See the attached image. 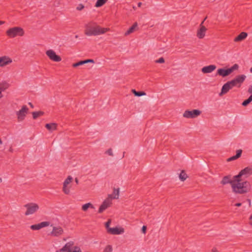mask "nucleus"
Masks as SVG:
<instances>
[{"mask_svg":"<svg viewBox=\"0 0 252 252\" xmlns=\"http://www.w3.org/2000/svg\"><path fill=\"white\" fill-rule=\"evenodd\" d=\"M1 94V91L0 90V94Z\"/></svg>","mask_w":252,"mask_h":252,"instance_id":"nucleus-59","label":"nucleus"},{"mask_svg":"<svg viewBox=\"0 0 252 252\" xmlns=\"http://www.w3.org/2000/svg\"><path fill=\"white\" fill-rule=\"evenodd\" d=\"M111 223V220H109L105 224V227L107 229V232L108 231L109 228H111V227H109V225Z\"/></svg>","mask_w":252,"mask_h":252,"instance_id":"nucleus-37","label":"nucleus"},{"mask_svg":"<svg viewBox=\"0 0 252 252\" xmlns=\"http://www.w3.org/2000/svg\"><path fill=\"white\" fill-rule=\"evenodd\" d=\"M180 173H185V171L184 170H182L180 171Z\"/></svg>","mask_w":252,"mask_h":252,"instance_id":"nucleus-53","label":"nucleus"},{"mask_svg":"<svg viewBox=\"0 0 252 252\" xmlns=\"http://www.w3.org/2000/svg\"><path fill=\"white\" fill-rule=\"evenodd\" d=\"M248 92L250 93H252V86L250 88H249L248 90Z\"/></svg>","mask_w":252,"mask_h":252,"instance_id":"nucleus-46","label":"nucleus"},{"mask_svg":"<svg viewBox=\"0 0 252 252\" xmlns=\"http://www.w3.org/2000/svg\"><path fill=\"white\" fill-rule=\"evenodd\" d=\"M124 232V229L118 227L109 228L108 233L112 235H118Z\"/></svg>","mask_w":252,"mask_h":252,"instance_id":"nucleus-16","label":"nucleus"},{"mask_svg":"<svg viewBox=\"0 0 252 252\" xmlns=\"http://www.w3.org/2000/svg\"><path fill=\"white\" fill-rule=\"evenodd\" d=\"M9 151H10V152H12V151H13V149H12V148H10L9 149Z\"/></svg>","mask_w":252,"mask_h":252,"instance_id":"nucleus-54","label":"nucleus"},{"mask_svg":"<svg viewBox=\"0 0 252 252\" xmlns=\"http://www.w3.org/2000/svg\"><path fill=\"white\" fill-rule=\"evenodd\" d=\"M210 252H219V250L216 247H213L211 250Z\"/></svg>","mask_w":252,"mask_h":252,"instance_id":"nucleus-42","label":"nucleus"},{"mask_svg":"<svg viewBox=\"0 0 252 252\" xmlns=\"http://www.w3.org/2000/svg\"><path fill=\"white\" fill-rule=\"evenodd\" d=\"M45 127L50 131L55 130L57 129V124L56 123H50L45 125Z\"/></svg>","mask_w":252,"mask_h":252,"instance_id":"nucleus-25","label":"nucleus"},{"mask_svg":"<svg viewBox=\"0 0 252 252\" xmlns=\"http://www.w3.org/2000/svg\"><path fill=\"white\" fill-rule=\"evenodd\" d=\"M112 204V200L110 198V197H107L100 206L98 212L99 213H102L104 211L110 207Z\"/></svg>","mask_w":252,"mask_h":252,"instance_id":"nucleus-8","label":"nucleus"},{"mask_svg":"<svg viewBox=\"0 0 252 252\" xmlns=\"http://www.w3.org/2000/svg\"><path fill=\"white\" fill-rule=\"evenodd\" d=\"M206 17L204 20L201 22L199 26V29L197 30L196 33L197 37L199 39H202L205 36L206 32L207 30V28L203 25V23L206 20Z\"/></svg>","mask_w":252,"mask_h":252,"instance_id":"nucleus-9","label":"nucleus"},{"mask_svg":"<svg viewBox=\"0 0 252 252\" xmlns=\"http://www.w3.org/2000/svg\"><path fill=\"white\" fill-rule=\"evenodd\" d=\"M119 189H115L114 188L113 189V193L111 194H109L108 195V197H110V198L112 199H117L119 198Z\"/></svg>","mask_w":252,"mask_h":252,"instance_id":"nucleus-20","label":"nucleus"},{"mask_svg":"<svg viewBox=\"0 0 252 252\" xmlns=\"http://www.w3.org/2000/svg\"><path fill=\"white\" fill-rule=\"evenodd\" d=\"M1 97H2V95H1L0 96V98H1Z\"/></svg>","mask_w":252,"mask_h":252,"instance_id":"nucleus-60","label":"nucleus"},{"mask_svg":"<svg viewBox=\"0 0 252 252\" xmlns=\"http://www.w3.org/2000/svg\"><path fill=\"white\" fill-rule=\"evenodd\" d=\"M12 60L9 57L4 56L0 57V66L3 67L11 63Z\"/></svg>","mask_w":252,"mask_h":252,"instance_id":"nucleus-15","label":"nucleus"},{"mask_svg":"<svg viewBox=\"0 0 252 252\" xmlns=\"http://www.w3.org/2000/svg\"><path fill=\"white\" fill-rule=\"evenodd\" d=\"M29 105L32 107V108H33V104L31 103V102H29Z\"/></svg>","mask_w":252,"mask_h":252,"instance_id":"nucleus-50","label":"nucleus"},{"mask_svg":"<svg viewBox=\"0 0 252 252\" xmlns=\"http://www.w3.org/2000/svg\"><path fill=\"white\" fill-rule=\"evenodd\" d=\"M110 31L108 28H101L96 23L91 22L85 25V33L87 35H97Z\"/></svg>","mask_w":252,"mask_h":252,"instance_id":"nucleus-2","label":"nucleus"},{"mask_svg":"<svg viewBox=\"0 0 252 252\" xmlns=\"http://www.w3.org/2000/svg\"><path fill=\"white\" fill-rule=\"evenodd\" d=\"M74 244L73 241L68 242L60 250L62 252H81L80 248Z\"/></svg>","mask_w":252,"mask_h":252,"instance_id":"nucleus-4","label":"nucleus"},{"mask_svg":"<svg viewBox=\"0 0 252 252\" xmlns=\"http://www.w3.org/2000/svg\"><path fill=\"white\" fill-rule=\"evenodd\" d=\"M24 33L23 29L19 27L10 28L6 32V35L10 38H14L17 36H22Z\"/></svg>","mask_w":252,"mask_h":252,"instance_id":"nucleus-3","label":"nucleus"},{"mask_svg":"<svg viewBox=\"0 0 252 252\" xmlns=\"http://www.w3.org/2000/svg\"><path fill=\"white\" fill-rule=\"evenodd\" d=\"M85 64V61H80L77 63H74L72 64V66L73 67H78L80 65H83V64Z\"/></svg>","mask_w":252,"mask_h":252,"instance_id":"nucleus-34","label":"nucleus"},{"mask_svg":"<svg viewBox=\"0 0 252 252\" xmlns=\"http://www.w3.org/2000/svg\"><path fill=\"white\" fill-rule=\"evenodd\" d=\"M106 153L109 156H113L112 150L111 149H108L107 151H106Z\"/></svg>","mask_w":252,"mask_h":252,"instance_id":"nucleus-41","label":"nucleus"},{"mask_svg":"<svg viewBox=\"0 0 252 252\" xmlns=\"http://www.w3.org/2000/svg\"><path fill=\"white\" fill-rule=\"evenodd\" d=\"M44 112L41 111L33 112L32 113V117L33 119H36L38 117L43 115Z\"/></svg>","mask_w":252,"mask_h":252,"instance_id":"nucleus-29","label":"nucleus"},{"mask_svg":"<svg viewBox=\"0 0 252 252\" xmlns=\"http://www.w3.org/2000/svg\"><path fill=\"white\" fill-rule=\"evenodd\" d=\"M24 207L26 208V211L25 213V216H29L36 213L39 209V205L35 203H29L25 205Z\"/></svg>","mask_w":252,"mask_h":252,"instance_id":"nucleus-5","label":"nucleus"},{"mask_svg":"<svg viewBox=\"0 0 252 252\" xmlns=\"http://www.w3.org/2000/svg\"><path fill=\"white\" fill-rule=\"evenodd\" d=\"M252 101V94L246 100H244L242 105L244 106H247Z\"/></svg>","mask_w":252,"mask_h":252,"instance_id":"nucleus-32","label":"nucleus"},{"mask_svg":"<svg viewBox=\"0 0 252 252\" xmlns=\"http://www.w3.org/2000/svg\"><path fill=\"white\" fill-rule=\"evenodd\" d=\"M84 6L82 4H79L78 6L76 7V9L79 11L82 10L83 9H84Z\"/></svg>","mask_w":252,"mask_h":252,"instance_id":"nucleus-39","label":"nucleus"},{"mask_svg":"<svg viewBox=\"0 0 252 252\" xmlns=\"http://www.w3.org/2000/svg\"><path fill=\"white\" fill-rule=\"evenodd\" d=\"M73 178L68 176L63 183V191L64 194L68 195L70 193V189L72 188Z\"/></svg>","mask_w":252,"mask_h":252,"instance_id":"nucleus-6","label":"nucleus"},{"mask_svg":"<svg viewBox=\"0 0 252 252\" xmlns=\"http://www.w3.org/2000/svg\"><path fill=\"white\" fill-rule=\"evenodd\" d=\"M178 178L181 181L184 182L188 178H189V177L188 176V174H179Z\"/></svg>","mask_w":252,"mask_h":252,"instance_id":"nucleus-33","label":"nucleus"},{"mask_svg":"<svg viewBox=\"0 0 252 252\" xmlns=\"http://www.w3.org/2000/svg\"><path fill=\"white\" fill-rule=\"evenodd\" d=\"M248 36V33L246 32H241L237 36H236L234 41L235 42H239L241 41L244 39H245L247 36Z\"/></svg>","mask_w":252,"mask_h":252,"instance_id":"nucleus-21","label":"nucleus"},{"mask_svg":"<svg viewBox=\"0 0 252 252\" xmlns=\"http://www.w3.org/2000/svg\"><path fill=\"white\" fill-rule=\"evenodd\" d=\"M46 54L49 59L53 61L59 62L62 60L61 57L57 55L55 51L52 50H47Z\"/></svg>","mask_w":252,"mask_h":252,"instance_id":"nucleus-11","label":"nucleus"},{"mask_svg":"<svg viewBox=\"0 0 252 252\" xmlns=\"http://www.w3.org/2000/svg\"><path fill=\"white\" fill-rule=\"evenodd\" d=\"M201 114V111L199 110L194 109L192 111L186 110L183 116L188 118H194Z\"/></svg>","mask_w":252,"mask_h":252,"instance_id":"nucleus-10","label":"nucleus"},{"mask_svg":"<svg viewBox=\"0 0 252 252\" xmlns=\"http://www.w3.org/2000/svg\"><path fill=\"white\" fill-rule=\"evenodd\" d=\"M244 174H237L233 177L231 188L235 193L243 194L249 192L251 189L250 183L243 179Z\"/></svg>","mask_w":252,"mask_h":252,"instance_id":"nucleus-1","label":"nucleus"},{"mask_svg":"<svg viewBox=\"0 0 252 252\" xmlns=\"http://www.w3.org/2000/svg\"><path fill=\"white\" fill-rule=\"evenodd\" d=\"M9 87V84L6 82H3L0 83V90L2 91H4L5 90L7 89Z\"/></svg>","mask_w":252,"mask_h":252,"instance_id":"nucleus-31","label":"nucleus"},{"mask_svg":"<svg viewBox=\"0 0 252 252\" xmlns=\"http://www.w3.org/2000/svg\"><path fill=\"white\" fill-rule=\"evenodd\" d=\"M217 73L220 76L222 77H225L231 74L229 68L224 69V68H220L217 71Z\"/></svg>","mask_w":252,"mask_h":252,"instance_id":"nucleus-19","label":"nucleus"},{"mask_svg":"<svg viewBox=\"0 0 252 252\" xmlns=\"http://www.w3.org/2000/svg\"><path fill=\"white\" fill-rule=\"evenodd\" d=\"M108 0H97L95 3V7H100L104 5Z\"/></svg>","mask_w":252,"mask_h":252,"instance_id":"nucleus-27","label":"nucleus"},{"mask_svg":"<svg viewBox=\"0 0 252 252\" xmlns=\"http://www.w3.org/2000/svg\"><path fill=\"white\" fill-rule=\"evenodd\" d=\"M137 26H138L137 23L135 22L133 24V25L131 27H130L128 29V30L125 32V35L126 36V35H128L129 34L135 31L136 28H137Z\"/></svg>","mask_w":252,"mask_h":252,"instance_id":"nucleus-23","label":"nucleus"},{"mask_svg":"<svg viewBox=\"0 0 252 252\" xmlns=\"http://www.w3.org/2000/svg\"><path fill=\"white\" fill-rule=\"evenodd\" d=\"M141 5H142V2H138L137 4V6L139 7H140L141 6Z\"/></svg>","mask_w":252,"mask_h":252,"instance_id":"nucleus-49","label":"nucleus"},{"mask_svg":"<svg viewBox=\"0 0 252 252\" xmlns=\"http://www.w3.org/2000/svg\"><path fill=\"white\" fill-rule=\"evenodd\" d=\"M85 61V63H94V61L92 59H87V60H84Z\"/></svg>","mask_w":252,"mask_h":252,"instance_id":"nucleus-40","label":"nucleus"},{"mask_svg":"<svg viewBox=\"0 0 252 252\" xmlns=\"http://www.w3.org/2000/svg\"><path fill=\"white\" fill-rule=\"evenodd\" d=\"M54 145L55 146L57 147L58 148H60V145H59V143L58 142H54Z\"/></svg>","mask_w":252,"mask_h":252,"instance_id":"nucleus-44","label":"nucleus"},{"mask_svg":"<svg viewBox=\"0 0 252 252\" xmlns=\"http://www.w3.org/2000/svg\"><path fill=\"white\" fill-rule=\"evenodd\" d=\"M216 67H217L215 65H210L203 67L202 68L201 71L204 73H211L215 70Z\"/></svg>","mask_w":252,"mask_h":252,"instance_id":"nucleus-18","label":"nucleus"},{"mask_svg":"<svg viewBox=\"0 0 252 252\" xmlns=\"http://www.w3.org/2000/svg\"><path fill=\"white\" fill-rule=\"evenodd\" d=\"M4 23V21H0V26Z\"/></svg>","mask_w":252,"mask_h":252,"instance_id":"nucleus-51","label":"nucleus"},{"mask_svg":"<svg viewBox=\"0 0 252 252\" xmlns=\"http://www.w3.org/2000/svg\"><path fill=\"white\" fill-rule=\"evenodd\" d=\"M242 153V150L241 149L238 150L236 151V154L235 156H232L228 158L227 159V161H231L235 159H237V158H239Z\"/></svg>","mask_w":252,"mask_h":252,"instance_id":"nucleus-22","label":"nucleus"},{"mask_svg":"<svg viewBox=\"0 0 252 252\" xmlns=\"http://www.w3.org/2000/svg\"><path fill=\"white\" fill-rule=\"evenodd\" d=\"M250 71L252 72V67L250 69Z\"/></svg>","mask_w":252,"mask_h":252,"instance_id":"nucleus-58","label":"nucleus"},{"mask_svg":"<svg viewBox=\"0 0 252 252\" xmlns=\"http://www.w3.org/2000/svg\"><path fill=\"white\" fill-rule=\"evenodd\" d=\"M112 246L110 245H108L105 247V248L104 250V252H112Z\"/></svg>","mask_w":252,"mask_h":252,"instance_id":"nucleus-36","label":"nucleus"},{"mask_svg":"<svg viewBox=\"0 0 252 252\" xmlns=\"http://www.w3.org/2000/svg\"><path fill=\"white\" fill-rule=\"evenodd\" d=\"M245 75H238L234 79L228 81L232 87H240L241 84L243 83L246 79Z\"/></svg>","mask_w":252,"mask_h":252,"instance_id":"nucleus-7","label":"nucleus"},{"mask_svg":"<svg viewBox=\"0 0 252 252\" xmlns=\"http://www.w3.org/2000/svg\"><path fill=\"white\" fill-rule=\"evenodd\" d=\"M239 173H252V165L242 170Z\"/></svg>","mask_w":252,"mask_h":252,"instance_id":"nucleus-28","label":"nucleus"},{"mask_svg":"<svg viewBox=\"0 0 252 252\" xmlns=\"http://www.w3.org/2000/svg\"><path fill=\"white\" fill-rule=\"evenodd\" d=\"M78 35H76L75 36V38H78Z\"/></svg>","mask_w":252,"mask_h":252,"instance_id":"nucleus-57","label":"nucleus"},{"mask_svg":"<svg viewBox=\"0 0 252 252\" xmlns=\"http://www.w3.org/2000/svg\"><path fill=\"white\" fill-rule=\"evenodd\" d=\"M63 233V229L61 226L53 227L51 235L53 236L58 237Z\"/></svg>","mask_w":252,"mask_h":252,"instance_id":"nucleus-14","label":"nucleus"},{"mask_svg":"<svg viewBox=\"0 0 252 252\" xmlns=\"http://www.w3.org/2000/svg\"><path fill=\"white\" fill-rule=\"evenodd\" d=\"M232 181L233 179H231L230 176H225L223 178L220 183L223 185L229 183L231 185Z\"/></svg>","mask_w":252,"mask_h":252,"instance_id":"nucleus-24","label":"nucleus"},{"mask_svg":"<svg viewBox=\"0 0 252 252\" xmlns=\"http://www.w3.org/2000/svg\"><path fill=\"white\" fill-rule=\"evenodd\" d=\"M165 62L163 58H160L158 60L156 61V63H164Z\"/></svg>","mask_w":252,"mask_h":252,"instance_id":"nucleus-38","label":"nucleus"},{"mask_svg":"<svg viewBox=\"0 0 252 252\" xmlns=\"http://www.w3.org/2000/svg\"><path fill=\"white\" fill-rule=\"evenodd\" d=\"M28 111V108L26 105H23L21 110L17 112L18 120L19 121H22L26 117V114Z\"/></svg>","mask_w":252,"mask_h":252,"instance_id":"nucleus-12","label":"nucleus"},{"mask_svg":"<svg viewBox=\"0 0 252 252\" xmlns=\"http://www.w3.org/2000/svg\"><path fill=\"white\" fill-rule=\"evenodd\" d=\"M89 208L94 209V205L90 202L85 204L82 206V210L86 212Z\"/></svg>","mask_w":252,"mask_h":252,"instance_id":"nucleus-26","label":"nucleus"},{"mask_svg":"<svg viewBox=\"0 0 252 252\" xmlns=\"http://www.w3.org/2000/svg\"><path fill=\"white\" fill-rule=\"evenodd\" d=\"M75 181L77 184H78V180L77 178H75Z\"/></svg>","mask_w":252,"mask_h":252,"instance_id":"nucleus-52","label":"nucleus"},{"mask_svg":"<svg viewBox=\"0 0 252 252\" xmlns=\"http://www.w3.org/2000/svg\"><path fill=\"white\" fill-rule=\"evenodd\" d=\"M2 144V141L1 139V138H0V144Z\"/></svg>","mask_w":252,"mask_h":252,"instance_id":"nucleus-55","label":"nucleus"},{"mask_svg":"<svg viewBox=\"0 0 252 252\" xmlns=\"http://www.w3.org/2000/svg\"><path fill=\"white\" fill-rule=\"evenodd\" d=\"M132 92L136 96H141L146 94V93L143 91L137 92L135 90H132Z\"/></svg>","mask_w":252,"mask_h":252,"instance_id":"nucleus-30","label":"nucleus"},{"mask_svg":"<svg viewBox=\"0 0 252 252\" xmlns=\"http://www.w3.org/2000/svg\"><path fill=\"white\" fill-rule=\"evenodd\" d=\"M146 229H147V227H146V226H145V225L143 226V227H142V232L144 234H145V233H146Z\"/></svg>","mask_w":252,"mask_h":252,"instance_id":"nucleus-43","label":"nucleus"},{"mask_svg":"<svg viewBox=\"0 0 252 252\" xmlns=\"http://www.w3.org/2000/svg\"><path fill=\"white\" fill-rule=\"evenodd\" d=\"M2 182V178L0 177V183Z\"/></svg>","mask_w":252,"mask_h":252,"instance_id":"nucleus-56","label":"nucleus"},{"mask_svg":"<svg viewBox=\"0 0 252 252\" xmlns=\"http://www.w3.org/2000/svg\"><path fill=\"white\" fill-rule=\"evenodd\" d=\"M239 66L237 64H234L232 67L229 68L230 73H231L234 70L238 69Z\"/></svg>","mask_w":252,"mask_h":252,"instance_id":"nucleus-35","label":"nucleus"},{"mask_svg":"<svg viewBox=\"0 0 252 252\" xmlns=\"http://www.w3.org/2000/svg\"><path fill=\"white\" fill-rule=\"evenodd\" d=\"M247 201H248V203H249V206L251 207V201L250 199H248Z\"/></svg>","mask_w":252,"mask_h":252,"instance_id":"nucleus-48","label":"nucleus"},{"mask_svg":"<svg viewBox=\"0 0 252 252\" xmlns=\"http://www.w3.org/2000/svg\"><path fill=\"white\" fill-rule=\"evenodd\" d=\"M50 222L48 221H43L38 224L32 225L30 227L33 230H37L43 227L48 226Z\"/></svg>","mask_w":252,"mask_h":252,"instance_id":"nucleus-13","label":"nucleus"},{"mask_svg":"<svg viewBox=\"0 0 252 252\" xmlns=\"http://www.w3.org/2000/svg\"><path fill=\"white\" fill-rule=\"evenodd\" d=\"M233 87L231 86L230 83L228 81L223 85L221 92L220 93V95L221 96L223 94H226Z\"/></svg>","mask_w":252,"mask_h":252,"instance_id":"nucleus-17","label":"nucleus"},{"mask_svg":"<svg viewBox=\"0 0 252 252\" xmlns=\"http://www.w3.org/2000/svg\"><path fill=\"white\" fill-rule=\"evenodd\" d=\"M250 224L252 226V215L250 217Z\"/></svg>","mask_w":252,"mask_h":252,"instance_id":"nucleus-45","label":"nucleus"},{"mask_svg":"<svg viewBox=\"0 0 252 252\" xmlns=\"http://www.w3.org/2000/svg\"><path fill=\"white\" fill-rule=\"evenodd\" d=\"M241 205H242V204L241 203H237L235 204V206H237V207L241 206Z\"/></svg>","mask_w":252,"mask_h":252,"instance_id":"nucleus-47","label":"nucleus"}]
</instances>
